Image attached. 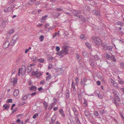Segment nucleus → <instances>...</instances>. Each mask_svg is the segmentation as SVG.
I'll use <instances>...</instances> for the list:
<instances>
[{
  "mask_svg": "<svg viewBox=\"0 0 124 124\" xmlns=\"http://www.w3.org/2000/svg\"><path fill=\"white\" fill-rule=\"evenodd\" d=\"M110 59L113 61L114 62H116V60L115 57L113 55H112Z\"/></svg>",
  "mask_w": 124,
  "mask_h": 124,
  "instance_id": "32",
  "label": "nucleus"
},
{
  "mask_svg": "<svg viewBox=\"0 0 124 124\" xmlns=\"http://www.w3.org/2000/svg\"><path fill=\"white\" fill-rule=\"evenodd\" d=\"M19 93V90L18 89H16L14 92L13 95L14 96H17L18 94Z\"/></svg>",
  "mask_w": 124,
  "mask_h": 124,
  "instance_id": "13",
  "label": "nucleus"
},
{
  "mask_svg": "<svg viewBox=\"0 0 124 124\" xmlns=\"http://www.w3.org/2000/svg\"><path fill=\"white\" fill-rule=\"evenodd\" d=\"M56 116L55 115H54L51 119L50 124H54L55 122V120L56 119Z\"/></svg>",
  "mask_w": 124,
  "mask_h": 124,
  "instance_id": "8",
  "label": "nucleus"
},
{
  "mask_svg": "<svg viewBox=\"0 0 124 124\" xmlns=\"http://www.w3.org/2000/svg\"><path fill=\"white\" fill-rule=\"evenodd\" d=\"M71 88H73V90L74 91L76 90V89H75V84H74V82L73 81L72 82Z\"/></svg>",
  "mask_w": 124,
  "mask_h": 124,
  "instance_id": "25",
  "label": "nucleus"
},
{
  "mask_svg": "<svg viewBox=\"0 0 124 124\" xmlns=\"http://www.w3.org/2000/svg\"><path fill=\"white\" fill-rule=\"evenodd\" d=\"M85 45L86 46L89 48L90 49L91 48V44L88 42H86L85 43Z\"/></svg>",
  "mask_w": 124,
  "mask_h": 124,
  "instance_id": "19",
  "label": "nucleus"
},
{
  "mask_svg": "<svg viewBox=\"0 0 124 124\" xmlns=\"http://www.w3.org/2000/svg\"><path fill=\"white\" fill-rule=\"evenodd\" d=\"M27 69L28 70V72H30L32 70L31 67L30 66H28L27 67Z\"/></svg>",
  "mask_w": 124,
  "mask_h": 124,
  "instance_id": "34",
  "label": "nucleus"
},
{
  "mask_svg": "<svg viewBox=\"0 0 124 124\" xmlns=\"http://www.w3.org/2000/svg\"><path fill=\"white\" fill-rule=\"evenodd\" d=\"M120 66L122 68H124V63L123 62H121L120 64Z\"/></svg>",
  "mask_w": 124,
  "mask_h": 124,
  "instance_id": "54",
  "label": "nucleus"
},
{
  "mask_svg": "<svg viewBox=\"0 0 124 124\" xmlns=\"http://www.w3.org/2000/svg\"><path fill=\"white\" fill-rule=\"evenodd\" d=\"M118 82L119 84L121 85L123 84L124 83V81L122 79L120 80H118Z\"/></svg>",
  "mask_w": 124,
  "mask_h": 124,
  "instance_id": "29",
  "label": "nucleus"
},
{
  "mask_svg": "<svg viewBox=\"0 0 124 124\" xmlns=\"http://www.w3.org/2000/svg\"><path fill=\"white\" fill-rule=\"evenodd\" d=\"M59 34L57 32L54 33L53 35L52 38H54L55 36H59Z\"/></svg>",
  "mask_w": 124,
  "mask_h": 124,
  "instance_id": "27",
  "label": "nucleus"
},
{
  "mask_svg": "<svg viewBox=\"0 0 124 124\" xmlns=\"http://www.w3.org/2000/svg\"><path fill=\"white\" fill-rule=\"evenodd\" d=\"M3 106L6 109H8V106L7 105H3Z\"/></svg>",
  "mask_w": 124,
  "mask_h": 124,
  "instance_id": "56",
  "label": "nucleus"
},
{
  "mask_svg": "<svg viewBox=\"0 0 124 124\" xmlns=\"http://www.w3.org/2000/svg\"><path fill=\"white\" fill-rule=\"evenodd\" d=\"M101 45L103 47V48L104 49H106V45L105 44L102 43L101 44Z\"/></svg>",
  "mask_w": 124,
  "mask_h": 124,
  "instance_id": "44",
  "label": "nucleus"
},
{
  "mask_svg": "<svg viewBox=\"0 0 124 124\" xmlns=\"http://www.w3.org/2000/svg\"><path fill=\"white\" fill-rule=\"evenodd\" d=\"M72 110L74 112V115L77 117L78 115V113L76 109L75 108H72Z\"/></svg>",
  "mask_w": 124,
  "mask_h": 124,
  "instance_id": "15",
  "label": "nucleus"
},
{
  "mask_svg": "<svg viewBox=\"0 0 124 124\" xmlns=\"http://www.w3.org/2000/svg\"><path fill=\"white\" fill-rule=\"evenodd\" d=\"M69 50L68 48L63 46L62 48V49L60 51L59 53V54L58 53H57V54H59L60 56H62L64 55H66L68 54Z\"/></svg>",
  "mask_w": 124,
  "mask_h": 124,
  "instance_id": "2",
  "label": "nucleus"
},
{
  "mask_svg": "<svg viewBox=\"0 0 124 124\" xmlns=\"http://www.w3.org/2000/svg\"><path fill=\"white\" fill-rule=\"evenodd\" d=\"M36 0H29L28 1V3L29 4H32Z\"/></svg>",
  "mask_w": 124,
  "mask_h": 124,
  "instance_id": "42",
  "label": "nucleus"
},
{
  "mask_svg": "<svg viewBox=\"0 0 124 124\" xmlns=\"http://www.w3.org/2000/svg\"><path fill=\"white\" fill-rule=\"evenodd\" d=\"M7 23V22L6 21H3L1 23V27H5V25Z\"/></svg>",
  "mask_w": 124,
  "mask_h": 124,
  "instance_id": "22",
  "label": "nucleus"
},
{
  "mask_svg": "<svg viewBox=\"0 0 124 124\" xmlns=\"http://www.w3.org/2000/svg\"><path fill=\"white\" fill-rule=\"evenodd\" d=\"M82 54H83V55L84 56H86L87 55V54H86V53H85V52H83Z\"/></svg>",
  "mask_w": 124,
  "mask_h": 124,
  "instance_id": "64",
  "label": "nucleus"
},
{
  "mask_svg": "<svg viewBox=\"0 0 124 124\" xmlns=\"http://www.w3.org/2000/svg\"><path fill=\"white\" fill-rule=\"evenodd\" d=\"M114 103L116 106H119V103L116 101H114Z\"/></svg>",
  "mask_w": 124,
  "mask_h": 124,
  "instance_id": "52",
  "label": "nucleus"
},
{
  "mask_svg": "<svg viewBox=\"0 0 124 124\" xmlns=\"http://www.w3.org/2000/svg\"><path fill=\"white\" fill-rule=\"evenodd\" d=\"M98 92L99 93L98 94V97L100 99H102V97H103L102 95L101 94H100V92H99V91H98Z\"/></svg>",
  "mask_w": 124,
  "mask_h": 124,
  "instance_id": "37",
  "label": "nucleus"
},
{
  "mask_svg": "<svg viewBox=\"0 0 124 124\" xmlns=\"http://www.w3.org/2000/svg\"><path fill=\"white\" fill-rule=\"evenodd\" d=\"M84 101V102L83 103V105L85 107H86L87 106V101L85 99Z\"/></svg>",
  "mask_w": 124,
  "mask_h": 124,
  "instance_id": "21",
  "label": "nucleus"
},
{
  "mask_svg": "<svg viewBox=\"0 0 124 124\" xmlns=\"http://www.w3.org/2000/svg\"><path fill=\"white\" fill-rule=\"evenodd\" d=\"M97 84L98 85H100L101 84V82L100 81H97Z\"/></svg>",
  "mask_w": 124,
  "mask_h": 124,
  "instance_id": "61",
  "label": "nucleus"
},
{
  "mask_svg": "<svg viewBox=\"0 0 124 124\" xmlns=\"http://www.w3.org/2000/svg\"><path fill=\"white\" fill-rule=\"evenodd\" d=\"M39 39L40 41H42L44 39V37L43 35H41L39 37Z\"/></svg>",
  "mask_w": 124,
  "mask_h": 124,
  "instance_id": "33",
  "label": "nucleus"
},
{
  "mask_svg": "<svg viewBox=\"0 0 124 124\" xmlns=\"http://www.w3.org/2000/svg\"><path fill=\"white\" fill-rule=\"evenodd\" d=\"M11 45L10 43H9L8 41H6L3 44V46L4 48L6 49L8 48L9 45Z\"/></svg>",
  "mask_w": 124,
  "mask_h": 124,
  "instance_id": "7",
  "label": "nucleus"
},
{
  "mask_svg": "<svg viewBox=\"0 0 124 124\" xmlns=\"http://www.w3.org/2000/svg\"><path fill=\"white\" fill-rule=\"evenodd\" d=\"M26 70V67L24 65L22 66L21 68H19L18 70V75L19 76L20 75V74L22 75L25 74Z\"/></svg>",
  "mask_w": 124,
  "mask_h": 124,
  "instance_id": "4",
  "label": "nucleus"
},
{
  "mask_svg": "<svg viewBox=\"0 0 124 124\" xmlns=\"http://www.w3.org/2000/svg\"><path fill=\"white\" fill-rule=\"evenodd\" d=\"M43 24H39V23L38 25H37V27H41L42 25Z\"/></svg>",
  "mask_w": 124,
  "mask_h": 124,
  "instance_id": "63",
  "label": "nucleus"
},
{
  "mask_svg": "<svg viewBox=\"0 0 124 124\" xmlns=\"http://www.w3.org/2000/svg\"><path fill=\"white\" fill-rule=\"evenodd\" d=\"M54 104V103H51L50 105L48 107V109L49 110H51L52 108H53V105Z\"/></svg>",
  "mask_w": 124,
  "mask_h": 124,
  "instance_id": "30",
  "label": "nucleus"
},
{
  "mask_svg": "<svg viewBox=\"0 0 124 124\" xmlns=\"http://www.w3.org/2000/svg\"><path fill=\"white\" fill-rule=\"evenodd\" d=\"M109 81L112 85L115 82L111 78H110L109 79Z\"/></svg>",
  "mask_w": 124,
  "mask_h": 124,
  "instance_id": "38",
  "label": "nucleus"
},
{
  "mask_svg": "<svg viewBox=\"0 0 124 124\" xmlns=\"http://www.w3.org/2000/svg\"><path fill=\"white\" fill-rule=\"evenodd\" d=\"M19 38V37L18 35H15L12 38V40L10 42L11 45H12L15 43Z\"/></svg>",
  "mask_w": 124,
  "mask_h": 124,
  "instance_id": "5",
  "label": "nucleus"
},
{
  "mask_svg": "<svg viewBox=\"0 0 124 124\" xmlns=\"http://www.w3.org/2000/svg\"><path fill=\"white\" fill-rule=\"evenodd\" d=\"M41 75V73L40 72H37L36 74V77L37 78L39 77Z\"/></svg>",
  "mask_w": 124,
  "mask_h": 124,
  "instance_id": "31",
  "label": "nucleus"
},
{
  "mask_svg": "<svg viewBox=\"0 0 124 124\" xmlns=\"http://www.w3.org/2000/svg\"><path fill=\"white\" fill-rule=\"evenodd\" d=\"M36 73L37 72H35L34 71H33L32 72V75L33 76H34L35 75H36Z\"/></svg>",
  "mask_w": 124,
  "mask_h": 124,
  "instance_id": "62",
  "label": "nucleus"
},
{
  "mask_svg": "<svg viewBox=\"0 0 124 124\" xmlns=\"http://www.w3.org/2000/svg\"><path fill=\"white\" fill-rule=\"evenodd\" d=\"M45 83V82L44 80H41L40 82V84L41 85L44 84Z\"/></svg>",
  "mask_w": 124,
  "mask_h": 124,
  "instance_id": "58",
  "label": "nucleus"
},
{
  "mask_svg": "<svg viewBox=\"0 0 124 124\" xmlns=\"http://www.w3.org/2000/svg\"><path fill=\"white\" fill-rule=\"evenodd\" d=\"M15 7L13 5H11L8 8H5L4 9L5 12H7L11 11L15 8Z\"/></svg>",
  "mask_w": 124,
  "mask_h": 124,
  "instance_id": "6",
  "label": "nucleus"
},
{
  "mask_svg": "<svg viewBox=\"0 0 124 124\" xmlns=\"http://www.w3.org/2000/svg\"><path fill=\"white\" fill-rule=\"evenodd\" d=\"M38 61L41 63H43L44 62V60L43 58H40L38 60Z\"/></svg>",
  "mask_w": 124,
  "mask_h": 124,
  "instance_id": "23",
  "label": "nucleus"
},
{
  "mask_svg": "<svg viewBox=\"0 0 124 124\" xmlns=\"http://www.w3.org/2000/svg\"><path fill=\"white\" fill-rule=\"evenodd\" d=\"M73 16H74L76 17L77 18H79L83 21L84 20V17L82 16L79 15L80 14H81V11L79 10H76L74 11L73 12Z\"/></svg>",
  "mask_w": 124,
  "mask_h": 124,
  "instance_id": "1",
  "label": "nucleus"
},
{
  "mask_svg": "<svg viewBox=\"0 0 124 124\" xmlns=\"http://www.w3.org/2000/svg\"><path fill=\"white\" fill-rule=\"evenodd\" d=\"M94 58L95 60H98L99 59V58L97 55H96L94 56Z\"/></svg>",
  "mask_w": 124,
  "mask_h": 124,
  "instance_id": "40",
  "label": "nucleus"
},
{
  "mask_svg": "<svg viewBox=\"0 0 124 124\" xmlns=\"http://www.w3.org/2000/svg\"><path fill=\"white\" fill-rule=\"evenodd\" d=\"M27 95H24L22 97V99L23 100H25L27 99Z\"/></svg>",
  "mask_w": 124,
  "mask_h": 124,
  "instance_id": "47",
  "label": "nucleus"
},
{
  "mask_svg": "<svg viewBox=\"0 0 124 124\" xmlns=\"http://www.w3.org/2000/svg\"><path fill=\"white\" fill-rule=\"evenodd\" d=\"M36 93H37L36 92H34V93H32L31 94V95L32 96H34V95H36Z\"/></svg>",
  "mask_w": 124,
  "mask_h": 124,
  "instance_id": "59",
  "label": "nucleus"
},
{
  "mask_svg": "<svg viewBox=\"0 0 124 124\" xmlns=\"http://www.w3.org/2000/svg\"><path fill=\"white\" fill-rule=\"evenodd\" d=\"M65 96L66 98H68L70 96L69 91L68 90H67L65 93Z\"/></svg>",
  "mask_w": 124,
  "mask_h": 124,
  "instance_id": "17",
  "label": "nucleus"
},
{
  "mask_svg": "<svg viewBox=\"0 0 124 124\" xmlns=\"http://www.w3.org/2000/svg\"><path fill=\"white\" fill-rule=\"evenodd\" d=\"M55 27V25H54L52 27H49V28H48V29L49 30H53V29H54Z\"/></svg>",
  "mask_w": 124,
  "mask_h": 124,
  "instance_id": "50",
  "label": "nucleus"
},
{
  "mask_svg": "<svg viewBox=\"0 0 124 124\" xmlns=\"http://www.w3.org/2000/svg\"><path fill=\"white\" fill-rule=\"evenodd\" d=\"M113 94L116 97H118V96L119 93L117 90H114V91L113 92Z\"/></svg>",
  "mask_w": 124,
  "mask_h": 124,
  "instance_id": "18",
  "label": "nucleus"
},
{
  "mask_svg": "<svg viewBox=\"0 0 124 124\" xmlns=\"http://www.w3.org/2000/svg\"><path fill=\"white\" fill-rule=\"evenodd\" d=\"M38 116V113L35 114L32 117L35 119L36 117Z\"/></svg>",
  "mask_w": 124,
  "mask_h": 124,
  "instance_id": "46",
  "label": "nucleus"
},
{
  "mask_svg": "<svg viewBox=\"0 0 124 124\" xmlns=\"http://www.w3.org/2000/svg\"><path fill=\"white\" fill-rule=\"evenodd\" d=\"M29 88L31 90H34L36 91V87L34 86H31Z\"/></svg>",
  "mask_w": 124,
  "mask_h": 124,
  "instance_id": "20",
  "label": "nucleus"
},
{
  "mask_svg": "<svg viewBox=\"0 0 124 124\" xmlns=\"http://www.w3.org/2000/svg\"><path fill=\"white\" fill-rule=\"evenodd\" d=\"M107 49L109 51H111L112 50V47L111 46H108L107 47Z\"/></svg>",
  "mask_w": 124,
  "mask_h": 124,
  "instance_id": "35",
  "label": "nucleus"
},
{
  "mask_svg": "<svg viewBox=\"0 0 124 124\" xmlns=\"http://www.w3.org/2000/svg\"><path fill=\"white\" fill-rule=\"evenodd\" d=\"M12 99H9L7 100V102L11 103L12 102Z\"/></svg>",
  "mask_w": 124,
  "mask_h": 124,
  "instance_id": "53",
  "label": "nucleus"
},
{
  "mask_svg": "<svg viewBox=\"0 0 124 124\" xmlns=\"http://www.w3.org/2000/svg\"><path fill=\"white\" fill-rule=\"evenodd\" d=\"M121 22L120 21H118L116 23V25H120L121 24Z\"/></svg>",
  "mask_w": 124,
  "mask_h": 124,
  "instance_id": "60",
  "label": "nucleus"
},
{
  "mask_svg": "<svg viewBox=\"0 0 124 124\" xmlns=\"http://www.w3.org/2000/svg\"><path fill=\"white\" fill-rule=\"evenodd\" d=\"M84 114L85 116L86 117H88L89 115L88 112L86 111H84Z\"/></svg>",
  "mask_w": 124,
  "mask_h": 124,
  "instance_id": "48",
  "label": "nucleus"
},
{
  "mask_svg": "<svg viewBox=\"0 0 124 124\" xmlns=\"http://www.w3.org/2000/svg\"><path fill=\"white\" fill-rule=\"evenodd\" d=\"M17 81V79L16 78H13L11 79V82L13 85L15 86L16 84Z\"/></svg>",
  "mask_w": 124,
  "mask_h": 124,
  "instance_id": "9",
  "label": "nucleus"
},
{
  "mask_svg": "<svg viewBox=\"0 0 124 124\" xmlns=\"http://www.w3.org/2000/svg\"><path fill=\"white\" fill-rule=\"evenodd\" d=\"M93 14L99 17H101V15L100 14L99 12H98L95 10H94L93 11Z\"/></svg>",
  "mask_w": 124,
  "mask_h": 124,
  "instance_id": "11",
  "label": "nucleus"
},
{
  "mask_svg": "<svg viewBox=\"0 0 124 124\" xmlns=\"http://www.w3.org/2000/svg\"><path fill=\"white\" fill-rule=\"evenodd\" d=\"M120 90L122 93L124 94V87L121 88L120 89Z\"/></svg>",
  "mask_w": 124,
  "mask_h": 124,
  "instance_id": "49",
  "label": "nucleus"
},
{
  "mask_svg": "<svg viewBox=\"0 0 124 124\" xmlns=\"http://www.w3.org/2000/svg\"><path fill=\"white\" fill-rule=\"evenodd\" d=\"M31 60L33 62H35L37 59L38 58L36 56H33L31 58Z\"/></svg>",
  "mask_w": 124,
  "mask_h": 124,
  "instance_id": "26",
  "label": "nucleus"
},
{
  "mask_svg": "<svg viewBox=\"0 0 124 124\" xmlns=\"http://www.w3.org/2000/svg\"><path fill=\"white\" fill-rule=\"evenodd\" d=\"M112 85L114 87L117 89H118L119 88V85L117 83L115 82Z\"/></svg>",
  "mask_w": 124,
  "mask_h": 124,
  "instance_id": "14",
  "label": "nucleus"
},
{
  "mask_svg": "<svg viewBox=\"0 0 124 124\" xmlns=\"http://www.w3.org/2000/svg\"><path fill=\"white\" fill-rule=\"evenodd\" d=\"M47 17V15H46L44 16H43L41 18L39 19L40 21L41 22H44L46 19Z\"/></svg>",
  "mask_w": 124,
  "mask_h": 124,
  "instance_id": "10",
  "label": "nucleus"
},
{
  "mask_svg": "<svg viewBox=\"0 0 124 124\" xmlns=\"http://www.w3.org/2000/svg\"><path fill=\"white\" fill-rule=\"evenodd\" d=\"M76 120H77V122L78 123V124H81V123L79 121V120L78 119V118L77 117H76Z\"/></svg>",
  "mask_w": 124,
  "mask_h": 124,
  "instance_id": "51",
  "label": "nucleus"
},
{
  "mask_svg": "<svg viewBox=\"0 0 124 124\" xmlns=\"http://www.w3.org/2000/svg\"><path fill=\"white\" fill-rule=\"evenodd\" d=\"M96 47H98L99 44L101 43V39L99 37H94L92 39Z\"/></svg>",
  "mask_w": 124,
  "mask_h": 124,
  "instance_id": "3",
  "label": "nucleus"
},
{
  "mask_svg": "<svg viewBox=\"0 0 124 124\" xmlns=\"http://www.w3.org/2000/svg\"><path fill=\"white\" fill-rule=\"evenodd\" d=\"M85 8L88 11H89L90 10V9L89 7L87 6H85Z\"/></svg>",
  "mask_w": 124,
  "mask_h": 124,
  "instance_id": "39",
  "label": "nucleus"
},
{
  "mask_svg": "<svg viewBox=\"0 0 124 124\" xmlns=\"http://www.w3.org/2000/svg\"><path fill=\"white\" fill-rule=\"evenodd\" d=\"M80 38L82 39H85V37L83 34L81 35L80 36Z\"/></svg>",
  "mask_w": 124,
  "mask_h": 124,
  "instance_id": "43",
  "label": "nucleus"
},
{
  "mask_svg": "<svg viewBox=\"0 0 124 124\" xmlns=\"http://www.w3.org/2000/svg\"><path fill=\"white\" fill-rule=\"evenodd\" d=\"M56 49L57 51H59L60 50V48L59 46H57L56 47Z\"/></svg>",
  "mask_w": 124,
  "mask_h": 124,
  "instance_id": "57",
  "label": "nucleus"
},
{
  "mask_svg": "<svg viewBox=\"0 0 124 124\" xmlns=\"http://www.w3.org/2000/svg\"><path fill=\"white\" fill-rule=\"evenodd\" d=\"M76 81V84L77 85H78V78H76L75 80Z\"/></svg>",
  "mask_w": 124,
  "mask_h": 124,
  "instance_id": "45",
  "label": "nucleus"
},
{
  "mask_svg": "<svg viewBox=\"0 0 124 124\" xmlns=\"http://www.w3.org/2000/svg\"><path fill=\"white\" fill-rule=\"evenodd\" d=\"M59 112L60 114L63 117H64L65 116V115L62 109H61L59 110Z\"/></svg>",
  "mask_w": 124,
  "mask_h": 124,
  "instance_id": "12",
  "label": "nucleus"
},
{
  "mask_svg": "<svg viewBox=\"0 0 124 124\" xmlns=\"http://www.w3.org/2000/svg\"><path fill=\"white\" fill-rule=\"evenodd\" d=\"M104 56L107 59H109L110 58L111 56L108 54H106L104 55Z\"/></svg>",
  "mask_w": 124,
  "mask_h": 124,
  "instance_id": "28",
  "label": "nucleus"
},
{
  "mask_svg": "<svg viewBox=\"0 0 124 124\" xmlns=\"http://www.w3.org/2000/svg\"><path fill=\"white\" fill-rule=\"evenodd\" d=\"M53 68V65L51 64H50L48 66V68L49 69H50Z\"/></svg>",
  "mask_w": 124,
  "mask_h": 124,
  "instance_id": "41",
  "label": "nucleus"
},
{
  "mask_svg": "<svg viewBox=\"0 0 124 124\" xmlns=\"http://www.w3.org/2000/svg\"><path fill=\"white\" fill-rule=\"evenodd\" d=\"M94 115L96 116H98L99 115L98 112L97 111H94Z\"/></svg>",
  "mask_w": 124,
  "mask_h": 124,
  "instance_id": "55",
  "label": "nucleus"
},
{
  "mask_svg": "<svg viewBox=\"0 0 124 124\" xmlns=\"http://www.w3.org/2000/svg\"><path fill=\"white\" fill-rule=\"evenodd\" d=\"M14 32V30L13 29H12L9 30V31L7 33V34L10 35V34H12Z\"/></svg>",
  "mask_w": 124,
  "mask_h": 124,
  "instance_id": "16",
  "label": "nucleus"
},
{
  "mask_svg": "<svg viewBox=\"0 0 124 124\" xmlns=\"http://www.w3.org/2000/svg\"><path fill=\"white\" fill-rule=\"evenodd\" d=\"M15 0H10L8 1V3L11 4L14 3Z\"/></svg>",
  "mask_w": 124,
  "mask_h": 124,
  "instance_id": "36",
  "label": "nucleus"
},
{
  "mask_svg": "<svg viewBox=\"0 0 124 124\" xmlns=\"http://www.w3.org/2000/svg\"><path fill=\"white\" fill-rule=\"evenodd\" d=\"M51 78V75H49V76H47L46 78V81H48Z\"/></svg>",
  "mask_w": 124,
  "mask_h": 124,
  "instance_id": "24",
  "label": "nucleus"
}]
</instances>
